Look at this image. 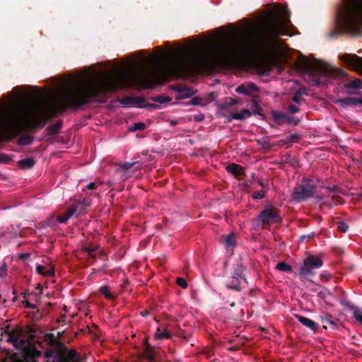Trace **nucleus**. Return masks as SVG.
<instances>
[{"label": "nucleus", "instance_id": "nucleus-21", "mask_svg": "<svg viewBox=\"0 0 362 362\" xmlns=\"http://www.w3.org/2000/svg\"><path fill=\"white\" fill-rule=\"evenodd\" d=\"M145 128V124L142 122H138L135 123L132 128H131L132 131H136V130H143Z\"/></svg>", "mask_w": 362, "mask_h": 362}, {"label": "nucleus", "instance_id": "nucleus-22", "mask_svg": "<svg viewBox=\"0 0 362 362\" xmlns=\"http://www.w3.org/2000/svg\"><path fill=\"white\" fill-rule=\"evenodd\" d=\"M177 284L182 288H185L187 287V283L183 278L178 277L176 281Z\"/></svg>", "mask_w": 362, "mask_h": 362}, {"label": "nucleus", "instance_id": "nucleus-26", "mask_svg": "<svg viewBox=\"0 0 362 362\" xmlns=\"http://www.w3.org/2000/svg\"><path fill=\"white\" fill-rule=\"evenodd\" d=\"M6 268L5 266H3L1 267H0V276L1 277H4L6 276Z\"/></svg>", "mask_w": 362, "mask_h": 362}, {"label": "nucleus", "instance_id": "nucleus-24", "mask_svg": "<svg viewBox=\"0 0 362 362\" xmlns=\"http://www.w3.org/2000/svg\"><path fill=\"white\" fill-rule=\"evenodd\" d=\"M338 229L341 232H346L348 229V226L344 222H339Z\"/></svg>", "mask_w": 362, "mask_h": 362}, {"label": "nucleus", "instance_id": "nucleus-12", "mask_svg": "<svg viewBox=\"0 0 362 362\" xmlns=\"http://www.w3.org/2000/svg\"><path fill=\"white\" fill-rule=\"evenodd\" d=\"M251 113L247 110H243L239 112H233L230 114L232 119H241L250 116Z\"/></svg>", "mask_w": 362, "mask_h": 362}, {"label": "nucleus", "instance_id": "nucleus-7", "mask_svg": "<svg viewBox=\"0 0 362 362\" xmlns=\"http://www.w3.org/2000/svg\"><path fill=\"white\" fill-rule=\"evenodd\" d=\"M259 219L263 223H271L279 221V216L274 209H266L259 215Z\"/></svg>", "mask_w": 362, "mask_h": 362}, {"label": "nucleus", "instance_id": "nucleus-8", "mask_svg": "<svg viewBox=\"0 0 362 362\" xmlns=\"http://www.w3.org/2000/svg\"><path fill=\"white\" fill-rule=\"evenodd\" d=\"M36 271L39 274L45 276H50L54 274V267L48 262H45L42 264H37Z\"/></svg>", "mask_w": 362, "mask_h": 362}, {"label": "nucleus", "instance_id": "nucleus-3", "mask_svg": "<svg viewBox=\"0 0 362 362\" xmlns=\"http://www.w3.org/2000/svg\"><path fill=\"white\" fill-rule=\"evenodd\" d=\"M296 66L301 72L303 78L310 85H320L326 81L327 78L343 76L344 72L338 68L319 60H310L306 57L299 58Z\"/></svg>", "mask_w": 362, "mask_h": 362}, {"label": "nucleus", "instance_id": "nucleus-16", "mask_svg": "<svg viewBox=\"0 0 362 362\" xmlns=\"http://www.w3.org/2000/svg\"><path fill=\"white\" fill-rule=\"evenodd\" d=\"M345 87L346 88L359 89L362 88V81L361 79L356 78L346 84Z\"/></svg>", "mask_w": 362, "mask_h": 362}, {"label": "nucleus", "instance_id": "nucleus-28", "mask_svg": "<svg viewBox=\"0 0 362 362\" xmlns=\"http://www.w3.org/2000/svg\"><path fill=\"white\" fill-rule=\"evenodd\" d=\"M132 165H133L132 163H124V164H123V165H122V167L123 168H124V169H127V168H131V167L132 166Z\"/></svg>", "mask_w": 362, "mask_h": 362}, {"label": "nucleus", "instance_id": "nucleus-5", "mask_svg": "<svg viewBox=\"0 0 362 362\" xmlns=\"http://www.w3.org/2000/svg\"><path fill=\"white\" fill-rule=\"evenodd\" d=\"M315 187L311 180H304L303 183L295 188L292 197L296 200H303L313 196L315 192Z\"/></svg>", "mask_w": 362, "mask_h": 362}, {"label": "nucleus", "instance_id": "nucleus-29", "mask_svg": "<svg viewBox=\"0 0 362 362\" xmlns=\"http://www.w3.org/2000/svg\"><path fill=\"white\" fill-rule=\"evenodd\" d=\"M25 305H26V307L30 308H35V305L28 302L25 303Z\"/></svg>", "mask_w": 362, "mask_h": 362}, {"label": "nucleus", "instance_id": "nucleus-2", "mask_svg": "<svg viewBox=\"0 0 362 362\" xmlns=\"http://www.w3.org/2000/svg\"><path fill=\"white\" fill-rule=\"evenodd\" d=\"M9 339L15 347L22 351V358L18 356L17 354L6 358L4 362H37L36 359L41 356V352L25 339L23 331L21 329H15L10 335ZM44 357L46 362H80L77 354L74 350H69L66 354L62 350H47Z\"/></svg>", "mask_w": 362, "mask_h": 362}, {"label": "nucleus", "instance_id": "nucleus-20", "mask_svg": "<svg viewBox=\"0 0 362 362\" xmlns=\"http://www.w3.org/2000/svg\"><path fill=\"white\" fill-rule=\"evenodd\" d=\"M354 318L361 324H362V310L358 308H355L354 310Z\"/></svg>", "mask_w": 362, "mask_h": 362}, {"label": "nucleus", "instance_id": "nucleus-4", "mask_svg": "<svg viewBox=\"0 0 362 362\" xmlns=\"http://www.w3.org/2000/svg\"><path fill=\"white\" fill-rule=\"evenodd\" d=\"M339 28L348 33L362 30V0H342L337 11Z\"/></svg>", "mask_w": 362, "mask_h": 362}, {"label": "nucleus", "instance_id": "nucleus-15", "mask_svg": "<svg viewBox=\"0 0 362 362\" xmlns=\"http://www.w3.org/2000/svg\"><path fill=\"white\" fill-rule=\"evenodd\" d=\"M100 293L107 299H113L115 295L111 292V289L107 286H103L100 288Z\"/></svg>", "mask_w": 362, "mask_h": 362}, {"label": "nucleus", "instance_id": "nucleus-27", "mask_svg": "<svg viewBox=\"0 0 362 362\" xmlns=\"http://www.w3.org/2000/svg\"><path fill=\"white\" fill-rule=\"evenodd\" d=\"M87 188L89 189H95V182H90L87 185Z\"/></svg>", "mask_w": 362, "mask_h": 362}, {"label": "nucleus", "instance_id": "nucleus-13", "mask_svg": "<svg viewBox=\"0 0 362 362\" xmlns=\"http://www.w3.org/2000/svg\"><path fill=\"white\" fill-rule=\"evenodd\" d=\"M76 209L74 207L69 209L64 214L58 216V221L60 223H65L75 212Z\"/></svg>", "mask_w": 362, "mask_h": 362}, {"label": "nucleus", "instance_id": "nucleus-30", "mask_svg": "<svg viewBox=\"0 0 362 362\" xmlns=\"http://www.w3.org/2000/svg\"><path fill=\"white\" fill-rule=\"evenodd\" d=\"M298 98H299V96H298V95L294 96V97H293V100H294L295 102L298 103V102L299 101V100H298Z\"/></svg>", "mask_w": 362, "mask_h": 362}, {"label": "nucleus", "instance_id": "nucleus-9", "mask_svg": "<svg viewBox=\"0 0 362 362\" xmlns=\"http://www.w3.org/2000/svg\"><path fill=\"white\" fill-rule=\"evenodd\" d=\"M236 92L240 94L250 95L257 91V88L254 83L243 84L236 88Z\"/></svg>", "mask_w": 362, "mask_h": 362}, {"label": "nucleus", "instance_id": "nucleus-31", "mask_svg": "<svg viewBox=\"0 0 362 362\" xmlns=\"http://www.w3.org/2000/svg\"><path fill=\"white\" fill-rule=\"evenodd\" d=\"M86 250L90 255V253L94 250L93 249H90V248H87Z\"/></svg>", "mask_w": 362, "mask_h": 362}, {"label": "nucleus", "instance_id": "nucleus-17", "mask_svg": "<svg viewBox=\"0 0 362 362\" xmlns=\"http://www.w3.org/2000/svg\"><path fill=\"white\" fill-rule=\"evenodd\" d=\"M18 163L22 168H30L34 165L35 162L32 158H26L20 160Z\"/></svg>", "mask_w": 362, "mask_h": 362}, {"label": "nucleus", "instance_id": "nucleus-6", "mask_svg": "<svg viewBox=\"0 0 362 362\" xmlns=\"http://www.w3.org/2000/svg\"><path fill=\"white\" fill-rule=\"evenodd\" d=\"M322 265V261L320 258L315 256L308 257L300 268V274L306 275L311 273V269L320 268Z\"/></svg>", "mask_w": 362, "mask_h": 362}, {"label": "nucleus", "instance_id": "nucleus-32", "mask_svg": "<svg viewBox=\"0 0 362 362\" xmlns=\"http://www.w3.org/2000/svg\"><path fill=\"white\" fill-rule=\"evenodd\" d=\"M145 344H146V348L147 349L148 348V344H147V340L146 339V341H145Z\"/></svg>", "mask_w": 362, "mask_h": 362}, {"label": "nucleus", "instance_id": "nucleus-23", "mask_svg": "<svg viewBox=\"0 0 362 362\" xmlns=\"http://www.w3.org/2000/svg\"><path fill=\"white\" fill-rule=\"evenodd\" d=\"M264 196V191L263 190H260V191H258V192H255V193H253L252 194V197L255 199H262L263 198Z\"/></svg>", "mask_w": 362, "mask_h": 362}, {"label": "nucleus", "instance_id": "nucleus-25", "mask_svg": "<svg viewBox=\"0 0 362 362\" xmlns=\"http://www.w3.org/2000/svg\"><path fill=\"white\" fill-rule=\"evenodd\" d=\"M288 110L291 113H295L298 111V108L295 105H290L288 107Z\"/></svg>", "mask_w": 362, "mask_h": 362}, {"label": "nucleus", "instance_id": "nucleus-10", "mask_svg": "<svg viewBox=\"0 0 362 362\" xmlns=\"http://www.w3.org/2000/svg\"><path fill=\"white\" fill-rule=\"evenodd\" d=\"M296 317L298 318V321L300 322H301L305 327H309L313 330H315L317 329L316 324L315 323V322H313L310 319L305 317H303V316H298V315L296 316Z\"/></svg>", "mask_w": 362, "mask_h": 362}, {"label": "nucleus", "instance_id": "nucleus-19", "mask_svg": "<svg viewBox=\"0 0 362 362\" xmlns=\"http://www.w3.org/2000/svg\"><path fill=\"white\" fill-rule=\"evenodd\" d=\"M276 267L279 271L287 272H291V271H292L291 267L289 266L288 264H286L284 262H279L276 264Z\"/></svg>", "mask_w": 362, "mask_h": 362}, {"label": "nucleus", "instance_id": "nucleus-14", "mask_svg": "<svg viewBox=\"0 0 362 362\" xmlns=\"http://www.w3.org/2000/svg\"><path fill=\"white\" fill-rule=\"evenodd\" d=\"M170 334L166 329L162 330L160 328L157 329L154 334V337L156 339H168L170 337Z\"/></svg>", "mask_w": 362, "mask_h": 362}, {"label": "nucleus", "instance_id": "nucleus-11", "mask_svg": "<svg viewBox=\"0 0 362 362\" xmlns=\"http://www.w3.org/2000/svg\"><path fill=\"white\" fill-rule=\"evenodd\" d=\"M226 170L228 172H229L235 175H241L243 173V168L237 164H235V163L229 164L226 167Z\"/></svg>", "mask_w": 362, "mask_h": 362}, {"label": "nucleus", "instance_id": "nucleus-1", "mask_svg": "<svg viewBox=\"0 0 362 362\" xmlns=\"http://www.w3.org/2000/svg\"><path fill=\"white\" fill-rule=\"evenodd\" d=\"M154 85V51L139 54L111 71L83 73L69 77L51 91H38L0 106V141L14 138L21 131L37 126L68 107H77L104 91L119 88Z\"/></svg>", "mask_w": 362, "mask_h": 362}, {"label": "nucleus", "instance_id": "nucleus-18", "mask_svg": "<svg viewBox=\"0 0 362 362\" xmlns=\"http://www.w3.org/2000/svg\"><path fill=\"white\" fill-rule=\"evenodd\" d=\"M225 244L227 247H233L235 244V239L233 233H230L225 237Z\"/></svg>", "mask_w": 362, "mask_h": 362}]
</instances>
